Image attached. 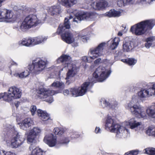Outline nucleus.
Returning <instances> with one entry per match:
<instances>
[{"mask_svg": "<svg viewBox=\"0 0 155 155\" xmlns=\"http://www.w3.org/2000/svg\"><path fill=\"white\" fill-rule=\"evenodd\" d=\"M34 46L44 43L47 39V38L45 36H39L33 37Z\"/></svg>", "mask_w": 155, "mask_h": 155, "instance_id": "27", "label": "nucleus"}, {"mask_svg": "<svg viewBox=\"0 0 155 155\" xmlns=\"http://www.w3.org/2000/svg\"><path fill=\"white\" fill-rule=\"evenodd\" d=\"M7 152L3 150H0V155H6Z\"/></svg>", "mask_w": 155, "mask_h": 155, "instance_id": "56", "label": "nucleus"}, {"mask_svg": "<svg viewBox=\"0 0 155 155\" xmlns=\"http://www.w3.org/2000/svg\"><path fill=\"white\" fill-rule=\"evenodd\" d=\"M53 132L55 134L61 135L64 134L65 130L62 128L56 127L54 129Z\"/></svg>", "mask_w": 155, "mask_h": 155, "instance_id": "37", "label": "nucleus"}, {"mask_svg": "<svg viewBox=\"0 0 155 155\" xmlns=\"http://www.w3.org/2000/svg\"><path fill=\"white\" fill-rule=\"evenodd\" d=\"M101 59L100 58L97 59L94 62L95 64H97L101 62Z\"/></svg>", "mask_w": 155, "mask_h": 155, "instance_id": "58", "label": "nucleus"}, {"mask_svg": "<svg viewBox=\"0 0 155 155\" xmlns=\"http://www.w3.org/2000/svg\"><path fill=\"white\" fill-rule=\"evenodd\" d=\"M125 61L126 62L127 64L130 65H134L137 62V60L134 58H129L127 60H125Z\"/></svg>", "mask_w": 155, "mask_h": 155, "instance_id": "43", "label": "nucleus"}, {"mask_svg": "<svg viewBox=\"0 0 155 155\" xmlns=\"http://www.w3.org/2000/svg\"><path fill=\"white\" fill-rule=\"evenodd\" d=\"M155 25V20H146L131 26L130 31L136 35H141L143 34L147 29H151Z\"/></svg>", "mask_w": 155, "mask_h": 155, "instance_id": "3", "label": "nucleus"}, {"mask_svg": "<svg viewBox=\"0 0 155 155\" xmlns=\"http://www.w3.org/2000/svg\"><path fill=\"white\" fill-rule=\"evenodd\" d=\"M58 93V92L54 90H47L45 88H41L38 91V96L40 98L44 99L45 101L49 103H51L53 101L52 96Z\"/></svg>", "mask_w": 155, "mask_h": 155, "instance_id": "8", "label": "nucleus"}, {"mask_svg": "<svg viewBox=\"0 0 155 155\" xmlns=\"http://www.w3.org/2000/svg\"><path fill=\"white\" fill-rule=\"evenodd\" d=\"M118 35L119 36H121L122 35V33L121 32H119L118 33Z\"/></svg>", "mask_w": 155, "mask_h": 155, "instance_id": "64", "label": "nucleus"}, {"mask_svg": "<svg viewBox=\"0 0 155 155\" xmlns=\"http://www.w3.org/2000/svg\"><path fill=\"white\" fill-rule=\"evenodd\" d=\"M70 135L72 138H78L80 136V135L76 132H74L72 134H70Z\"/></svg>", "mask_w": 155, "mask_h": 155, "instance_id": "52", "label": "nucleus"}, {"mask_svg": "<svg viewBox=\"0 0 155 155\" xmlns=\"http://www.w3.org/2000/svg\"><path fill=\"white\" fill-rule=\"evenodd\" d=\"M9 64L10 65V66H9V68H11V66L17 67L18 66V64L17 63L14 61L12 60L9 63Z\"/></svg>", "mask_w": 155, "mask_h": 155, "instance_id": "49", "label": "nucleus"}, {"mask_svg": "<svg viewBox=\"0 0 155 155\" xmlns=\"http://www.w3.org/2000/svg\"><path fill=\"white\" fill-rule=\"evenodd\" d=\"M90 5V7L87 6H85L83 8L86 9H91L92 8L95 9L100 10L110 6V5H108L107 2L103 0L97 3L96 5L94 4V3Z\"/></svg>", "mask_w": 155, "mask_h": 155, "instance_id": "18", "label": "nucleus"}, {"mask_svg": "<svg viewBox=\"0 0 155 155\" xmlns=\"http://www.w3.org/2000/svg\"><path fill=\"white\" fill-rule=\"evenodd\" d=\"M37 114L42 120L45 121L49 119V114L45 111L38 109L37 111Z\"/></svg>", "mask_w": 155, "mask_h": 155, "instance_id": "26", "label": "nucleus"}, {"mask_svg": "<svg viewBox=\"0 0 155 155\" xmlns=\"http://www.w3.org/2000/svg\"><path fill=\"white\" fill-rule=\"evenodd\" d=\"M27 39V38H24L21 40L19 41L18 44L20 46H24L28 47Z\"/></svg>", "mask_w": 155, "mask_h": 155, "instance_id": "41", "label": "nucleus"}, {"mask_svg": "<svg viewBox=\"0 0 155 155\" xmlns=\"http://www.w3.org/2000/svg\"><path fill=\"white\" fill-rule=\"evenodd\" d=\"M29 150H31L30 155H44L42 150L39 147H35L33 144L30 145Z\"/></svg>", "mask_w": 155, "mask_h": 155, "instance_id": "22", "label": "nucleus"}, {"mask_svg": "<svg viewBox=\"0 0 155 155\" xmlns=\"http://www.w3.org/2000/svg\"><path fill=\"white\" fill-rule=\"evenodd\" d=\"M140 2L143 4H150L151 2L155 0H139Z\"/></svg>", "mask_w": 155, "mask_h": 155, "instance_id": "48", "label": "nucleus"}, {"mask_svg": "<svg viewBox=\"0 0 155 155\" xmlns=\"http://www.w3.org/2000/svg\"><path fill=\"white\" fill-rule=\"evenodd\" d=\"M134 106L131 108V114L139 118H146L147 117L145 109L140 105Z\"/></svg>", "mask_w": 155, "mask_h": 155, "instance_id": "14", "label": "nucleus"}, {"mask_svg": "<svg viewBox=\"0 0 155 155\" xmlns=\"http://www.w3.org/2000/svg\"><path fill=\"white\" fill-rule=\"evenodd\" d=\"M101 104L103 107L109 106V107L110 103L104 98H101L100 101Z\"/></svg>", "mask_w": 155, "mask_h": 155, "instance_id": "42", "label": "nucleus"}, {"mask_svg": "<svg viewBox=\"0 0 155 155\" xmlns=\"http://www.w3.org/2000/svg\"><path fill=\"white\" fill-rule=\"evenodd\" d=\"M146 41L145 46L146 48H149L155 41V37L152 36L146 39Z\"/></svg>", "mask_w": 155, "mask_h": 155, "instance_id": "33", "label": "nucleus"}, {"mask_svg": "<svg viewBox=\"0 0 155 155\" xmlns=\"http://www.w3.org/2000/svg\"><path fill=\"white\" fill-rule=\"evenodd\" d=\"M48 13L51 15H57L62 12V9L60 6H53L50 7L48 10Z\"/></svg>", "mask_w": 155, "mask_h": 155, "instance_id": "23", "label": "nucleus"}, {"mask_svg": "<svg viewBox=\"0 0 155 155\" xmlns=\"http://www.w3.org/2000/svg\"><path fill=\"white\" fill-rule=\"evenodd\" d=\"M134 2V0H118L117 5L119 7H121L127 4H132Z\"/></svg>", "mask_w": 155, "mask_h": 155, "instance_id": "32", "label": "nucleus"}, {"mask_svg": "<svg viewBox=\"0 0 155 155\" xmlns=\"http://www.w3.org/2000/svg\"><path fill=\"white\" fill-rule=\"evenodd\" d=\"M68 142V139L67 138H66L65 140V141L64 140H61V141H60L59 143H61V144H66Z\"/></svg>", "mask_w": 155, "mask_h": 155, "instance_id": "55", "label": "nucleus"}, {"mask_svg": "<svg viewBox=\"0 0 155 155\" xmlns=\"http://www.w3.org/2000/svg\"><path fill=\"white\" fill-rule=\"evenodd\" d=\"M137 95L140 98L155 96V83L147 89L141 90L138 92Z\"/></svg>", "mask_w": 155, "mask_h": 155, "instance_id": "12", "label": "nucleus"}, {"mask_svg": "<svg viewBox=\"0 0 155 155\" xmlns=\"http://www.w3.org/2000/svg\"><path fill=\"white\" fill-rule=\"evenodd\" d=\"M5 0H0V7L2 6V4L3 3Z\"/></svg>", "mask_w": 155, "mask_h": 155, "instance_id": "62", "label": "nucleus"}, {"mask_svg": "<svg viewBox=\"0 0 155 155\" xmlns=\"http://www.w3.org/2000/svg\"><path fill=\"white\" fill-rule=\"evenodd\" d=\"M138 97L134 95L132 96V100L130 102L125 105V107L127 109L129 110L130 112L131 109L135 105H140L137 103L138 101Z\"/></svg>", "mask_w": 155, "mask_h": 155, "instance_id": "21", "label": "nucleus"}, {"mask_svg": "<svg viewBox=\"0 0 155 155\" xmlns=\"http://www.w3.org/2000/svg\"><path fill=\"white\" fill-rule=\"evenodd\" d=\"M41 130V129L39 127H34L27 134L28 141L30 143L34 142L36 138V137L40 135Z\"/></svg>", "mask_w": 155, "mask_h": 155, "instance_id": "15", "label": "nucleus"}, {"mask_svg": "<svg viewBox=\"0 0 155 155\" xmlns=\"http://www.w3.org/2000/svg\"><path fill=\"white\" fill-rule=\"evenodd\" d=\"M73 15H70V17H69L70 19H71L73 18V16H74L75 14L74 13V14H73Z\"/></svg>", "mask_w": 155, "mask_h": 155, "instance_id": "63", "label": "nucleus"}, {"mask_svg": "<svg viewBox=\"0 0 155 155\" xmlns=\"http://www.w3.org/2000/svg\"><path fill=\"white\" fill-rule=\"evenodd\" d=\"M28 47L34 46V43L33 38H27Z\"/></svg>", "mask_w": 155, "mask_h": 155, "instance_id": "45", "label": "nucleus"}, {"mask_svg": "<svg viewBox=\"0 0 155 155\" xmlns=\"http://www.w3.org/2000/svg\"><path fill=\"white\" fill-rule=\"evenodd\" d=\"M117 101H113L110 103L109 107L112 108H115L117 106Z\"/></svg>", "mask_w": 155, "mask_h": 155, "instance_id": "46", "label": "nucleus"}, {"mask_svg": "<svg viewBox=\"0 0 155 155\" xmlns=\"http://www.w3.org/2000/svg\"><path fill=\"white\" fill-rule=\"evenodd\" d=\"M120 41V38L118 37L114 38L111 41V44L110 46V48L111 50H114L118 46Z\"/></svg>", "mask_w": 155, "mask_h": 155, "instance_id": "31", "label": "nucleus"}, {"mask_svg": "<svg viewBox=\"0 0 155 155\" xmlns=\"http://www.w3.org/2000/svg\"><path fill=\"white\" fill-rule=\"evenodd\" d=\"M111 73L110 71L106 70L104 67H99L93 73V78H89V81L84 83L78 88H71L69 94L75 97L83 96L92 87L93 83L96 82L95 79L98 81L103 82L109 76Z\"/></svg>", "mask_w": 155, "mask_h": 155, "instance_id": "1", "label": "nucleus"}, {"mask_svg": "<svg viewBox=\"0 0 155 155\" xmlns=\"http://www.w3.org/2000/svg\"><path fill=\"white\" fill-rule=\"evenodd\" d=\"M60 3L63 5L67 7L68 6V0H60Z\"/></svg>", "mask_w": 155, "mask_h": 155, "instance_id": "50", "label": "nucleus"}, {"mask_svg": "<svg viewBox=\"0 0 155 155\" xmlns=\"http://www.w3.org/2000/svg\"><path fill=\"white\" fill-rule=\"evenodd\" d=\"M10 128V130L12 131H13L15 130V129L14 127L12 126H10V127L9 128V129Z\"/></svg>", "mask_w": 155, "mask_h": 155, "instance_id": "61", "label": "nucleus"}, {"mask_svg": "<svg viewBox=\"0 0 155 155\" xmlns=\"http://www.w3.org/2000/svg\"><path fill=\"white\" fill-rule=\"evenodd\" d=\"M15 15L11 10L7 9V12L6 14L5 19H11L12 21H14L16 19Z\"/></svg>", "mask_w": 155, "mask_h": 155, "instance_id": "34", "label": "nucleus"}, {"mask_svg": "<svg viewBox=\"0 0 155 155\" xmlns=\"http://www.w3.org/2000/svg\"><path fill=\"white\" fill-rule=\"evenodd\" d=\"M56 33L60 34L62 39L66 43H68V19L65 18L63 24L59 25Z\"/></svg>", "mask_w": 155, "mask_h": 155, "instance_id": "9", "label": "nucleus"}, {"mask_svg": "<svg viewBox=\"0 0 155 155\" xmlns=\"http://www.w3.org/2000/svg\"><path fill=\"white\" fill-rule=\"evenodd\" d=\"M155 127H149L146 130V133L149 136H154Z\"/></svg>", "mask_w": 155, "mask_h": 155, "instance_id": "39", "label": "nucleus"}, {"mask_svg": "<svg viewBox=\"0 0 155 155\" xmlns=\"http://www.w3.org/2000/svg\"><path fill=\"white\" fill-rule=\"evenodd\" d=\"M7 9H0V19L5 20Z\"/></svg>", "mask_w": 155, "mask_h": 155, "instance_id": "40", "label": "nucleus"}, {"mask_svg": "<svg viewBox=\"0 0 155 155\" xmlns=\"http://www.w3.org/2000/svg\"><path fill=\"white\" fill-rule=\"evenodd\" d=\"M113 130L114 131L113 132L116 133V137L117 139L122 138L125 135L126 132H129L128 129L119 124L115 126L114 129Z\"/></svg>", "mask_w": 155, "mask_h": 155, "instance_id": "16", "label": "nucleus"}, {"mask_svg": "<svg viewBox=\"0 0 155 155\" xmlns=\"http://www.w3.org/2000/svg\"><path fill=\"white\" fill-rule=\"evenodd\" d=\"M125 124L129 127L131 129L135 130H143L144 127L142 123L138 122L136 120L135 118H130L125 122Z\"/></svg>", "mask_w": 155, "mask_h": 155, "instance_id": "11", "label": "nucleus"}, {"mask_svg": "<svg viewBox=\"0 0 155 155\" xmlns=\"http://www.w3.org/2000/svg\"><path fill=\"white\" fill-rule=\"evenodd\" d=\"M75 33L74 31H68V44H71L72 46L74 47L78 46V36L75 38Z\"/></svg>", "mask_w": 155, "mask_h": 155, "instance_id": "20", "label": "nucleus"}, {"mask_svg": "<svg viewBox=\"0 0 155 155\" xmlns=\"http://www.w3.org/2000/svg\"><path fill=\"white\" fill-rule=\"evenodd\" d=\"M43 22L38 19L35 15H30L26 17L20 27L22 31H25L26 29L35 26Z\"/></svg>", "mask_w": 155, "mask_h": 155, "instance_id": "5", "label": "nucleus"}, {"mask_svg": "<svg viewBox=\"0 0 155 155\" xmlns=\"http://www.w3.org/2000/svg\"><path fill=\"white\" fill-rule=\"evenodd\" d=\"M118 124L116 123V122L113 117L107 116L105 124V127L107 129L111 132L114 131L115 126Z\"/></svg>", "mask_w": 155, "mask_h": 155, "instance_id": "19", "label": "nucleus"}, {"mask_svg": "<svg viewBox=\"0 0 155 155\" xmlns=\"http://www.w3.org/2000/svg\"><path fill=\"white\" fill-rule=\"evenodd\" d=\"M20 103L18 101H17L15 103V105L17 108L18 107L19 105L20 104Z\"/></svg>", "mask_w": 155, "mask_h": 155, "instance_id": "60", "label": "nucleus"}, {"mask_svg": "<svg viewBox=\"0 0 155 155\" xmlns=\"http://www.w3.org/2000/svg\"><path fill=\"white\" fill-rule=\"evenodd\" d=\"M106 44V43L102 42L99 44L96 47L91 48L88 52L90 57H83L81 60L85 62H92L93 60L102 55L103 50Z\"/></svg>", "mask_w": 155, "mask_h": 155, "instance_id": "4", "label": "nucleus"}, {"mask_svg": "<svg viewBox=\"0 0 155 155\" xmlns=\"http://www.w3.org/2000/svg\"><path fill=\"white\" fill-rule=\"evenodd\" d=\"M30 109L32 115H34L37 110V108L36 106L32 105Z\"/></svg>", "mask_w": 155, "mask_h": 155, "instance_id": "47", "label": "nucleus"}, {"mask_svg": "<svg viewBox=\"0 0 155 155\" xmlns=\"http://www.w3.org/2000/svg\"><path fill=\"white\" fill-rule=\"evenodd\" d=\"M6 155H16L15 153L11 152H7L6 153Z\"/></svg>", "mask_w": 155, "mask_h": 155, "instance_id": "57", "label": "nucleus"}, {"mask_svg": "<svg viewBox=\"0 0 155 155\" xmlns=\"http://www.w3.org/2000/svg\"><path fill=\"white\" fill-rule=\"evenodd\" d=\"M51 86L64 89V88L65 85L62 82L56 81L51 84Z\"/></svg>", "mask_w": 155, "mask_h": 155, "instance_id": "36", "label": "nucleus"}, {"mask_svg": "<svg viewBox=\"0 0 155 155\" xmlns=\"http://www.w3.org/2000/svg\"><path fill=\"white\" fill-rule=\"evenodd\" d=\"M86 34L84 33V31H83L78 35V39L80 38L83 42H86L89 39V37Z\"/></svg>", "mask_w": 155, "mask_h": 155, "instance_id": "35", "label": "nucleus"}, {"mask_svg": "<svg viewBox=\"0 0 155 155\" xmlns=\"http://www.w3.org/2000/svg\"><path fill=\"white\" fill-rule=\"evenodd\" d=\"M68 56L67 55H61L57 60V61L58 63L61 62L64 63L66 64L64 68L62 69V71L63 69L65 68H66L68 66Z\"/></svg>", "mask_w": 155, "mask_h": 155, "instance_id": "30", "label": "nucleus"}, {"mask_svg": "<svg viewBox=\"0 0 155 155\" xmlns=\"http://www.w3.org/2000/svg\"><path fill=\"white\" fill-rule=\"evenodd\" d=\"M48 64L46 61L43 60L40 58H36L32 60L31 63L29 64L25 71L19 74L15 72L16 70H12L11 69L10 75L20 78H25L30 73L33 74H40L45 69Z\"/></svg>", "mask_w": 155, "mask_h": 155, "instance_id": "2", "label": "nucleus"}, {"mask_svg": "<svg viewBox=\"0 0 155 155\" xmlns=\"http://www.w3.org/2000/svg\"><path fill=\"white\" fill-rule=\"evenodd\" d=\"M95 18V15L93 13L86 12H81L76 14L73 21L78 23V21L81 20L91 21Z\"/></svg>", "mask_w": 155, "mask_h": 155, "instance_id": "10", "label": "nucleus"}, {"mask_svg": "<svg viewBox=\"0 0 155 155\" xmlns=\"http://www.w3.org/2000/svg\"><path fill=\"white\" fill-rule=\"evenodd\" d=\"M77 0H68V7L73 5L77 2Z\"/></svg>", "mask_w": 155, "mask_h": 155, "instance_id": "51", "label": "nucleus"}, {"mask_svg": "<svg viewBox=\"0 0 155 155\" xmlns=\"http://www.w3.org/2000/svg\"><path fill=\"white\" fill-rule=\"evenodd\" d=\"M32 121L30 118H28L24 120L21 123L19 124L20 128L26 130L31 126Z\"/></svg>", "mask_w": 155, "mask_h": 155, "instance_id": "24", "label": "nucleus"}, {"mask_svg": "<svg viewBox=\"0 0 155 155\" xmlns=\"http://www.w3.org/2000/svg\"><path fill=\"white\" fill-rule=\"evenodd\" d=\"M132 42L130 41H128L124 42L123 47L124 51H129L132 49Z\"/></svg>", "mask_w": 155, "mask_h": 155, "instance_id": "29", "label": "nucleus"}, {"mask_svg": "<svg viewBox=\"0 0 155 155\" xmlns=\"http://www.w3.org/2000/svg\"><path fill=\"white\" fill-rule=\"evenodd\" d=\"M63 93L64 95L67 96L68 95V91L67 90H64Z\"/></svg>", "mask_w": 155, "mask_h": 155, "instance_id": "59", "label": "nucleus"}, {"mask_svg": "<svg viewBox=\"0 0 155 155\" xmlns=\"http://www.w3.org/2000/svg\"><path fill=\"white\" fill-rule=\"evenodd\" d=\"M121 12L119 11H117L114 9H111L109 12L103 15V16L108 17H119L121 15Z\"/></svg>", "mask_w": 155, "mask_h": 155, "instance_id": "25", "label": "nucleus"}, {"mask_svg": "<svg viewBox=\"0 0 155 155\" xmlns=\"http://www.w3.org/2000/svg\"><path fill=\"white\" fill-rule=\"evenodd\" d=\"M80 62L79 61H72L71 57L68 56V79L69 77H73L79 71V68L75 64Z\"/></svg>", "mask_w": 155, "mask_h": 155, "instance_id": "13", "label": "nucleus"}, {"mask_svg": "<svg viewBox=\"0 0 155 155\" xmlns=\"http://www.w3.org/2000/svg\"><path fill=\"white\" fill-rule=\"evenodd\" d=\"M138 150H134L125 153L124 155H137L138 154Z\"/></svg>", "mask_w": 155, "mask_h": 155, "instance_id": "44", "label": "nucleus"}, {"mask_svg": "<svg viewBox=\"0 0 155 155\" xmlns=\"http://www.w3.org/2000/svg\"><path fill=\"white\" fill-rule=\"evenodd\" d=\"M5 94L6 96L5 98L8 102L20 98L21 95L20 89L15 86L9 88L8 92H5Z\"/></svg>", "mask_w": 155, "mask_h": 155, "instance_id": "6", "label": "nucleus"}, {"mask_svg": "<svg viewBox=\"0 0 155 155\" xmlns=\"http://www.w3.org/2000/svg\"><path fill=\"white\" fill-rule=\"evenodd\" d=\"M44 141L49 147H53L57 143V137L52 134H47L44 139Z\"/></svg>", "mask_w": 155, "mask_h": 155, "instance_id": "17", "label": "nucleus"}, {"mask_svg": "<svg viewBox=\"0 0 155 155\" xmlns=\"http://www.w3.org/2000/svg\"><path fill=\"white\" fill-rule=\"evenodd\" d=\"M14 137L11 140H6L8 146L12 148H17L21 146L23 143L24 140L22 135L17 132H15Z\"/></svg>", "mask_w": 155, "mask_h": 155, "instance_id": "7", "label": "nucleus"}, {"mask_svg": "<svg viewBox=\"0 0 155 155\" xmlns=\"http://www.w3.org/2000/svg\"><path fill=\"white\" fill-rule=\"evenodd\" d=\"M144 153L150 155H155V148L153 147H148L145 149Z\"/></svg>", "mask_w": 155, "mask_h": 155, "instance_id": "38", "label": "nucleus"}, {"mask_svg": "<svg viewBox=\"0 0 155 155\" xmlns=\"http://www.w3.org/2000/svg\"><path fill=\"white\" fill-rule=\"evenodd\" d=\"M101 131V129L98 127H96L94 130L95 133L96 134L100 133Z\"/></svg>", "mask_w": 155, "mask_h": 155, "instance_id": "53", "label": "nucleus"}, {"mask_svg": "<svg viewBox=\"0 0 155 155\" xmlns=\"http://www.w3.org/2000/svg\"><path fill=\"white\" fill-rule=\"evenodd\" d=\"M6 95L5 94V92L4 93H1L0 94V99L1 98H3V100L5 101H7L5 99V96Z\"/></svg>", "mask_w": 155, "mask_h": 155, "instance_id": "54", "label": "nucleus"}, {"mask_svg": "<svg viewBox=\"0 0 155 155\" xmlns=\"http://www.w3.org/2000/svg\"><path fill=\"white\" fill-rule=\"evenodd\" d=\"M147 114L150 117L155 118V107L151 105L148 107L146 110Z\"/></svg>", "mask_w": 155, "mask_h": 155, "instance_id": "28", "label": "nucleus"}]
</instances>
